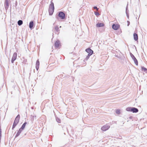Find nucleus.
Wrapping results in <instances>:
<instances>
[{
  "label": "nucleus",
  "mask_w": 147,
  "mask_h": 147,
  "mask_svg": "<svg viewBox=\"0 0 147 147\" xmlns=\"http://www.w3.org/2000/svg\"><path fill=\"white\" fill-rule=\"evenodd\" d=\"M54 3L53 2H51L49 9V11L50 15H52L53 14L54 11Z\"/></svg>",
  "instance_id": "f257e3e1"
},
{
  "label": "nucleus",
  "mask_w": 147,
  "mask_h": 147,
  "mask_svg": "<svg viewBox=\"0 0 147 147\" xmlns=\"http://www.w3.org/2000/svg\"><path fill=\"white\" fill-rule=\"evenodd\" d=\"M126 110L128 111H131L134 113H136L138 111V109L135 107H129L126 109Z\"/></svg>",
  "instance_id": "f03ea898"
},
{
  "label": "nucleus",
  "mask_w": 147,
  "mask_h": 147,
  "mask_svg": "<svg viewBox=\"0 0 147 147\" xmlns=\"http://www.w3.org/2000/svg\"><path fill=\"white\" fill-rule=\"evenodd\" d=\"M58 16L62 19H64L65 18V14L62 11L59 12Z\"/></svg>",
  "instance_id": "7ed1b4c3"
},
{
  "label": "nucleus",
  "mask_w": 147,
  "mask_h": 147,
  "mask_svg": "<svg viewBox=\"0 0 147 147\" xmlns=\"http://www.w3.org/2000/svg\"><path fill=\"white\" fill-rule=\"evenodd\" d=\"M130 55L131 57L133 60H134L135 64L136 65H138V61L136 57H135L134 55H133L131 53H130Z\"/></svg>",
  "instance_id": "20e7f679"
},
{
  "label": "nucleus",
  "mask_w": 147,
  "mask_h": 147,
  "mask_svg": "<svg viewBox=\"0 0 147 147\" xmlns=\"http://www.w3.org/2000/svg\"><path fill=\"white\" fill-rule=\"evenodd\" d=\"M110 127V125H106L102 126L101 129L102 130L105 131L108 130Z\"/></svg>",
  "instance_id": "39448f33"
},
{
  "label": "nucleus",
  "mask_w": 147,
  "mask_h": 147,
  "mask_svg": "<svg viewBox=\"0 0 147 147\" xmlns=\"http://www.w3.org/2000/svg\"><path fill=\"white\" fill-rule=\"evenodd\" d=\"M86 51L87 52L88 55H91L93 53V51L90 48H88L86 49Z\"/></svg>",
  "instance_id": "423d86ee"
},
{
  "label": "nucleus",
  "mask_w": 147,
  "mask_h": 147,
  "mask_svg": "<svg viewBox=\"0 0 147 147\" xmlns=\"http://www.w3.org/2000/svg\"><path fill=\"white\" fill-rule=\"evenodd\" d=\"M17 57V53L15 52L13 53L11 59V62L12 63H13L14 62V61L16 59Z\"/></svg>",
  "instance_id": "0eeeda50"
},
{
  "label": "nucleus",
  "mask_w": 147,
  "mask_h": 147,
  "mask_svg": "<svg viewBox=\"0 0 147 147\" xmlns=\"http://www.w3.org/2000/svg\"><path fill=\"white\" fill-rule=\"evenodd\" d=\"M9 0H5V9L7 10L9 6Z\"/></svg>",
  "instance_id": "6e6552de"
},
{
  "label": "nucleus",
  "mask_w": 147,
  "mask_h": 147,
  "mask_svg": "<svg viewBox=\"0 0 147 147\" xmlns=\"http://www.w3.org/2000/svg\"><path fill=\"white\" fill-rule=\"evenodd\" d=\"M60 44L59 41V40H57L55 42V47L57 48H58L59 47V46Z\"/></svg>",
  "instance_id": "1a4fd4ad"
},
{
  "label": "nucleus",
  "mask_w": 147,
  "mask_h": 147,
  "mask_svg": "<svg viewBox=\"0 0 147 147\" xmlns=\"http://www.w3.org/2000/svg\"><path fill=\"white\" fill-rule=\"evenodd\" d=\"M40 65V63L38 59L36 62V68L37 70H38L39 69Z\"/></svg>",
  "instance_id": "9d476101"
},
{
  "label": "nucleus",
  "mask_w": 147,
  "mask_h": 147,
  "mask_svg": "<svg viewBox=\"0 0 147 147\" xmlns=\"http://www.w3.org/2000/svg\"><path fill=\"white\" fill-rule=\"evenodd\" d=\"M22 130H23L22 129L20 128L18 131L16 135L15 136V138L19 136Z\"/></svg>",
  "instance_id": "9b49d317"
},
{
  "label": "nucleus",
  "mask_w": 147,
  "mask_h": 147,
  "mask_svg": "<svg viewBox=\"0 0 147 147\" xmlns=\"http://www.w3.org/2000/svg\"><path fill=\"white\" fill-rule=\"evenodd\" d=\"M133 36L134 40L135 41L137 40L138 39V34L136 33H134V34Z\"/></svg>",
  "instance_id": "f8f14e48"
},
{
  "label": "nucleus",
  "mask_w": 147,
  "mask_h": 147,
  "mask_svg": "<svg viewBox=\"0 0 147 147\" xmlns=\"http://www.w3.org/2000/svg\"><path fill=\"white\" fill-rule=\"evenodd\" d=\"M112 28L113 29L115 30H117L119 28V27L117 25L114 24L112 25Z\"/></svg>",
  "instance_id": "ddd939ff"
},
{
  "label": "nucleus",
  "mask_w": 147,
  "mask_h": 147,
  "mask_svg": "<svg viewBox=\"0 0 147 147\" xmlns=\"http://www.w3.org/2000/svg\"><path fill=\"white\" fill-rule=\"evenodd\" d=\"M20 119V115L19 114L17 115L14 120L15 121H16L18 123H19Z\"/></svg>",
  "instance_id": "4468645a"
},
{
  "label": "nucleus",
  "mask_w": 147,
  "mask_h": 147,
  "mask_svg": "<svg viewBox=\"0 0 147 147\" xmlns=\"http://www.w3.org/2000/svg\"><path fill=\"white\" fill-rule=\"evenodd\" d=\"M34 26V22L32 21H31L30 23L29 24V27L30 29H32V28Z\"/></svg>",
  "instance_id": "2eb2a0df"
},
{
  "label": "nucleus",
  "mask_w": 147,
  "mask_h": 147,
  "mask_svg": "<svg viewBox=\"0 0 147 147\" xmlns=\"http://www.w3.org/2000/svg\"><path fill=\"white\" fill-rule=\"evenodd\" d=\"M104 24L102 23H99L96 24V26L98 27H100L104 26Z\"/></svg>",
  "instance_id": "dca6fc26"
},
{
  "label": "nucleus",
  "mask_w": 147,
  "mask_h": 147,
  "mask_svg": "<svg viewBox=\"0 0 147 147\" xmlns=\"http://www.w3.org/2000/svg\"><path fill=\"white\" fill-rule=\"evenodd\" d=\"M18 123L14 121L12 127V129L13 130L14 128H15L16 126L18 124Z\"/></svg>",
  "instance_id": "f3484780"
},
{
  "label": "nucleus",
  "mask_w": 147,
  "mask_h": 147,
  "mask_svg": "<svg viewBox=\"0 0 147 147\" xmlns=\"http://www.w3.org/2000/svg\"><path fill=\"white\" fill-rule=\"evenodd\" d=\"M27 123L26 122H25L22 125V127L20 128L21 129L23 130L25 127Z\"/></svg>",
  "instance_id": "a211bd4d"
},
{
  "label": "nucleus",
  "mask_w": 147,
  "mask_h": 147,
  "mask_svg": "<svg viewBox=\"0 0 147 147\" xmlns=\"http://www.w3.org/2000/svg\"><path fill=\"white\" fill-rule=\"evenodd\" d=\"M18 25L19 26H21L23 24V21L22 20H20L18 22Z\"/></svg>",
  "instance_id": "6ab92c4d"
},
{
  "label": "nucleus",
  "mask_w": 147,
  "mask_h": 147,
  "mask_svg": "<svg viewBox=\"0 0 147 147\" xmlns=\"http://www.w3.org/2000/svg\"><path fill=\"white\" fill-rule=\"evenodd\" d=\"M56 119L57 121L59 123H61V120L60 119L57 117H56Z\"/></svg>",
  "instance_id": "aec40b11"
},
{
  "label": "nucleus",
  "mask_w": 147,
  "mask_h": 147,
  "mask_svg": "<svg viewBox=\"0 0 147 147\" xmlns=\"http://www.w3.org/2000/svg\"><path fill=\"white\" fill-rule=\"evenodd\" d=\"M141 69L142 70L144 71L145 72H147V69L144 67H142Z\"/></svg>",
  "instance_id": "412c9836"
},
{
  "label": "nucleus",
  "mask_w": 147,
  "mask_h": 147,
  "mask_svg": "<svg viewBox=\"0 0 147 147\" xmlns=\"http://www.w3.org/2000/svg\"><path fill=\"white\" fill-rule=\"evenodd\" d=\"M91 55H88L87 56H86V57L85 58V59L84 60V61H87L88 59L90 57Z\"/></svg>",
  "instance_id": "4be33fe9"
},
{
  "label": "nucleus",
  "mask_w": 147,
  "mask_h": 147,
  "mask_svg": "<svg viewBox=\"0 0 147 147\" xmlns=\"http://www.w3.org/2000/svg\"><path fill=\"white\" fill-rule=\"evenodd\" d=\"M55 29L57 32H58L59 31V27L57 26L55 27Z\"/></svg>",
  "instance_id": "5701e85b"
},
{
  "label": "nucleus",
  "mask_w": 147,
  "mask_h": 147,
  "mask_svg": "<svg viewBox=\"0 0 147 147\" xmlns=\"http://www.w3.org/2000/svg\"><path fill=\"white\" fill-rule=\"evenodd\" d=\"M116 113L117 114H120V110L119 109H117L116 110Z\"/></svg>",
  "instance_id": "b1692460"
},
{
  "label": "nucleus",
  "mask_w": 147,
  "mask_h": 147,
  "mask_svg": "<svg viewBox=\"0 0 147 147\" xmlns=\"http://www.w3.org/2000/svg\"><path fill=\"white\" fill-rule=\"evenodd\" d=\"M31 116L32 117L31 118V120L32 121H33L34 120V117H36V116H32L31 115Z\"/></svg>",
  "instance_id": "393cba45"
},
{
  "label": "nucleus",
  "mask_w": 147,
  "mask_h": 147,
  "mask_svg": "<svg viewBox=\"0 0 147 147\" xmlns=\"http://www.w3.org/2000/svg\"><path fill=\"white\" fill-rule=\"evenodd\" d=\"M94 14L96 16H98L99 15V13L98 12H97V11L94 12Z\"/></svg>",
  "instance_id": "a878e982"
},
{
  "label": "nucleus",
  "mask_w": 147,
  "mask_h": 147,
  "mask_svg": "<svg viewBox=\"0 0 147 147\" xmlns=\"http://www.w3.org/2000/svg\"><path fill=\"white\" fill-rule=\"evenodd\" d=\"M93 8L94 9H96L97 10H98L99 8H98L96 6H95Z\"/></svg>",
  "instance_id": "bb28decb"
},
{
  "label": "nucleus",
  "mask_w": 147,
  "mask_h": 147,
  "mask_svg": "<svg viewBox=\"0 0 147 147\" xmlns=\"http://www.w3.org/2000/svg\"><path fill=\"white\" fill-rule=\"evenodd\" d=\"M129 12V10L128 9V7H126V13H128Z\"/></svg>",
  "instance_id": "cd10ccee"
},
{
  "label": "nucleus",
  "mask_w": 147,
  "mask_h": 147,
  "mask_svg": "<svg viewBox=\"0 0 147 147\" xmlns=\"http://www.w3.org/2000/svg\"><path fill=\"white\" fill-rule=\"evenodd\" d=\"M126 13V15H127V18H129V13L128 12V13Z\"/></svg>",
  "instance_id": "c85d7f7f"
},
{
  "label": "nucleus",
  "mask_w": 147,
  "mask_h": 147,
  "mask_svg": "<svg viewBox=\"0 0 147 147\" xmlns=\"http://www.w3.org/2000/svg\"><path fill=\"white\" fill-rule=\"evenodd\" d=\"M127 26H129L130 24V22L129 21H127Z\"/></svg>",
  "instance_id": "c756f323"
},
{
  "label": "nucleus",
  "mask_w": 147,
  "mask_h": 147,
  "mask_svg": "<svg viewBox=\"0 0 147 147\" xmlns=\"http://www.w3.org/2000/svg\"><path fill=\"white\" fill-rule=\"evenodd\" d=\"M61 26H60L59 27V28H61Z\"/></svg>",
  "instance_id": "7c9ffc66"
}]
</instances>
